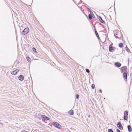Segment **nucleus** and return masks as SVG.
<instances>
[{
	"label": "nucleus",
	"instance_id": "1",
	"mask_svg": "<svg viewBox=\"0 0 132 132\" xmlns=\"http://www.w3.org/2000/svg\"><path fill=\"white\" fill-rule=\"evenodd\" d=\"M29 31V29L28 28H25L22 32L23 35H25L27 34Z\"/></svg>",
	"mask_w": 132,
	"mask_h": 132
},
{
	"label": "nucleus",
	"instance_id": "2",
	"mask_svg": "<svg viewBox=\"0 0 132 132\" xmlns=\"http://www.w3.org/2000/svg\"><path fill=\"white\" fill-rule=\"evenodd\" d=\"M54 126L60 129L61 128V126L58 123L56 122H54Z\"/></svg>",
	"mask_w": 132,
	"mask_h": 132
},
{
	"label": "nucleus",
	"instance_id": "3",
	"mask_svg": "<svg viewBox=\"0 0 132 132\" xmlns=\"http://www.w3.org/2000/svg\"><path fill=\"white\" fill-rule=\"evenodd\" d=\"M121 71L123 72H127V68L126 66H124L121 68Z\"/></svg>",
	"mask_w": 132,
	"mask_h": 132
},
{
	"label": "nucleus",
	"instance_id": "4",
	"mask_svg": "<svg viewBox=\"0 0 132 132\" xmlns=\"http://www.w3.org/2000/svg\"><path fill=\"white\" fill-rule=\"evenodd\" d=\"M109 51L110 52H112L114 51L115 50V48L113 47L112 45H110L109 47Z\"/></svg>",
	"mask_w": 132,
	"mask_h": 132
},
{
	"label": "nucleus",
	"instance_id": "5",
	"mask_svg": "<svg viewBox=\"0 0 132 132\" xmlns=\"http://www.w3.org/2000/svg\"><path fill=\"white\" fill-rule=\"evenodd\" d=\"M123 77L125 81H127V75L126 72H124L123 75Z\"/></svg>",
	"mask_w": 132,
	"mask_h": 132
},
{
	"label": "nucleus",
	"instance_id": "6",
	"mask_svg": "<svg viewBox=\"0 0 132 132\" xmlns=\"http://www.w3.org/2000/svg\"><path fill=\"white\" fill-rule=\"evenodd\" d=\"M117 126L118 128L121 130H122L123 129V127L122 126L121 123L119 122L117 124Z\"/></svg>",
	"mask_w": 132,
	"mask_h": 132
},
{
	"label": "nucleus",
	"instance_id": "7",
	"mask_svg": "<svg viewBox=\"0 0 132 132\" xmlns=\"http://www.w3.org/2000/svg\"><path fill=\"white\" fill-rule=\"evenodd\" d=\"M115 65L117 67H119L121 66V64L119 62H115L114 63Z\"/></svg>",
	"mask_w": 132,
	"mask_h": 132
},
{
	"label": "nucleus",
	"instance_id": "8",
	"mask_svg": "<svg viewBox=\"0 0 132 132\" xmlns=\"http://www.w3.org/2000/svg\"><path fill=\"white\" fill-rule=\"evenodd\" d=\"M19 79L21 81H22L24 79V78L23 76L20 75L18 77Z\"/></svg>",
	"mask_w": 132,
	"mask_h": 132
},
{
	"label": "nucleus",
	"instance_id": "9",
	"mask_svg": "<svg viewBox=\"0 0 132 132\" xmlns=\"http://www.w3.org/2000/svg\"><path fill=\"white\" fill-rule=\"evenodd\" d=\"M19 71V70L16 69L14 71L11 72V74L13 75H16L17 74V72Z\"/></svg>",
	"mask_w": 132,
	"mask_h": 132
},
{
	"label": "nucleus",
	"instance_id": "10",
	"mask_svg": "<svg viewBox=\"0 0 132 132\" xmlns=\"http://www.w3.org/2000/svg\"><path fill=\"white\" fill-rule=\"evenodd\" d=\"M99 19L100 21L102 23H104V21L102 20V19L100 16H99Z\"/></svg>",
	"mask_w": 132,
	"mask_h": 132
},
{
	"label": "nucleus",
	"instance_id": "11",
	"mask_svg": "<svg viewBox=\"0 0 132 132\" xmlns=\"http://www.w3.org/2000/svg\"><path fill=\"white\" fill-rule=\"evenodd\" d=\"M127 128H128V131H129L131 132V131L132 129L131 128V127L130 125H128L127 126Z\"/></svg>",
	"mask_w": 132,
	"mask_h": 132
},
{
	"label": "nucleus",
	"instance_id": "12",
	"mask_svg": "<svg viewBox=\"0 0 132 132\" xmlns=\"http://www.w3.org/2000/svg\"><path fill=\"white\" fill-rule=\"evenodd\" d=\"M69 114L71 115H72L73 113V111L72 110H71L68 112Z\"/></svg>",
	"mask_w": 132,
	"mask_h": 132
},
{
	"label": "nucleus",
	"instance_id": "13",
	"mask_svg": "<svg viewBox=\"0 0 132 132\" xmlns=\"http://www.w3.org/2000/svg\"><path fill=\"white\" fill-rule=\"evenodd\" d=\"M95 34H96V36L97 37V38H100L96 30H95Z\"/></svg>",
	"mask_w": 132,
	"mask_h": 132
},
{
	"label": "nucleus",
	"instance_id": "14",
	"mask_svg": "<svg viewBox=\"0 0 132 132\" xmlns=\"http://www.w3.org/2000/svg\"><path fill=\"white\" fill-rule=\"evenodd\" d=\"M128 112L127 111H125L124 113V116H127L128 115Z\"/></svg>",
	"mask_w": 132,
	"mask_h": 132
},
{
	"label": "nucleus",
	"instance_id": "15",
	"mask_svg": "<svg viewBox=\"0 0 132 132\" xmlns=\"http://www.w3.org/2000/svg\"><path fill=\"white\" fill-rule=\"evenodd\" d=\"M123 45V44L122 43H120L119 45V46L120 47H122Z\"/></svg>",
	"mask_w": 132,
	"mask_h": 132
},
{
	"label": "nucleus",
	"instance_id": "16",
	"mask_svg": "<svg viewBox=\"0 0 132 132\" xmlns=\"http://www.w3.org/2000/svg\"><path fill=\"white\" fill-rule=\"evenodd\" d=\"M88 17L89 19L91 20L92 19V15L90 14H89L88 15Z\"/></svg>",
	"mask_w": 132,
	"mask_h": 132
},
{
	"label": "nucleus",
	"instance_id": "17",
	"mask_svg": "<svg viewBox=\"0 0 132 132\" xmlns=\"http://www.w3.org/2000/svg\"><path fill=\"white\" fill-rule=\"evenodd\" d=\"M41 117L43 118H47V117L44 115H42Z\"/></svg>",
	"mask_w": 132,
	"mask_h": 132
},
{
	"label": "nucleus",
	"instance_id": "18",
	"mask_svg": "<svg viewBox=\"0 0 132 132\" xmlns=\"http://www.w3.org/2000/svg\"><path fill=\"white\" fill-rule=\"evenodd\" d=\"M26 59L28 62H29L30 61V59L29 57H27Z\"/></svg>",
	"mask_w": 132,
	"mask_h": 132
},
{
	"label": "nucleus",
	"instance_id": "19",
	"mask_svg": "<svg viewBox=\"0 0 132 132\" xmlns=\"http://www.w3.org/2000/svg\"><path fill=\"white\" fill-rule=\"evenodd\" d=\"M127 117L126 116H124V119L125 120H126L127 119Z\"/></svg>",
	"mask_w": 132,
	"mask_h": 132
},
{
	"label": "nucleus",
	"instance_id": "20",
	"mask_svg": "<svg viewBox=\"0 0 132 132\" xmlns=\"http://www.w3.org/2000/svg\"><path fill=\"white\" fill-rule=\"evenodd\" d=\"M126 50L128 52H129L130 50H129L127 48V47H126L125 48Z\"/></svg>",
	"mask_w": 132,
	"mask_h": 132
},
{
	"label": "nucleus",
	"instance_id": "21",
	"mask_svg": "<svg viewBox=\"0 0 132 132\" xmlns=\"http://www.w3.org/2000/svg\"><path fill=\"white\" fill-rule=\"evenodd\" d=\"M32 50H33V51L35 52H36V49L34 47H33L32 48Z\"/></svg>",
	"mask_w": 132,
	"mask_h": 132
},
{
	"label": "nucleus",
	"instance_id": "22",
	"mask_svg": "<svg viewBox=\"0 0 132 132\" xmlns=\"http://www.w3.org/2000/svg\"><path fill=\"white\" fill-rule=\"evenodd\" d=\"M95 87V85L94 84H93L92 85V88L93 89Z\"/></svg>",
	"mask_w": 132,
	"mask_h": 132
},
{
	"label": "nucleus",
	"instance_id": "23",
	"mask_svg": "<svg viewBox=\"0 0 132 132\" xmlns=\"http://www.w3.org/2000/svg\"><path fill=\"white\" fill-rule=\"evenodd\" d=\"M86 71L87 73H89V70L88 69H86Z\"/></svg>",
	"mask_w": 132,
	"mask_h": 132
},
{
	"label": "nucleus",
	"instance_id": "24",
	"mask_svg": "<svg viewBox=\"0 0 132 132\" xmlns=\"http://www.w3.org/2000/svg\"><path fill=\"white\" fill-rule=\"evenodd\" d=\"M109 132H113V131L111 129H108Z\"/></svg>",
	"mask_w": 132,
	"mask_h": 132
},
{
	"label": "nucleus",
	"instance_id": "25",
	"mask_svg": "<svg viewBox=\"0 0 132 132\" xmlns=\"http://www.w3.org/2000/svg\"><path fill=\"white\" fill-rule=\"evenodd\" d=\"M76 98L77 99H78L79 98V96L78 94H77L76 95Z\"/></svg>",
	"mask_w": 132,
	"mask_h": 132
},
{
	"label": "nucleus",
	"instance_id": "26",
	"mask_svg": "<svg viewBox=\"0 0 132 132\" xmlns=\"http://www.w3.org/2000/svg\"><path fill=\"white\" fill-rule=\"evenodd\" d=\"M117 132H120V131L118 129H117L116 130Z\"/></svg>",
	"mask_w": 132,
	"mask_h": 132
},
{
	"label": "nucleus",
	"instance_id": "27",
	"mask_svg": "<svg viewBox=\"0 0 132 132\" xmlns=\"http://www.w3.org/2000/svg\"><path fill=\"white\" fill-rule=\"evenodd\" d=\"M46 118L47 119V120H49L50 119L48 117H47V118Z\"/></svg>",
	"mask_w": 132,
	"mask_h": 132
},
{
	"label": "nucleus",
	"instance_id": "28",
	"mask_svg": "<svg viewBox=\"0 0 132 132\" xmlns=\"http://www.w3.org/2000/svg\"><path fill=\"white\" fill-rule=\"evenodd\" d=\"M22 132H27V131L25 130H23L22 131Z\"/></svg>",
	"mask_w": 132,
	"mask_h": 132
},
{
	"label": "nucleus",
	"instance_id": "29",
	"mask_svg": "<svg viewBox=\"0 0 132 132\" xmlns=\"http://www.w3.org/2000/svg\"><path fill=\"white\" fill-rule=\"evenodd\" d=\"M114 36H115V37L116 38H118V37L116 36L115 35H114Z\"/></svg>",
	"mask_w": 132,
	"mask_h": 132
},
{
	"label": "nucleus",
	"instance_id": "30",
	"mask_svg": "<svg viewBox=\"0 0 132 132\" xmlns=\"http://www.w3.org/2000/svg\"><path fill=\"white\" fill-rule=\"evenodd\" d=\"M89 12H90V13L91 14V13H92V11L91 10L89 11Z\"/></svg>",
	"mask_w": 132,
	"mask_h": 132
},
{
	"label": "nucleus",
	"instance_id": "31",
	"mask_svg": "<svg viewBox=\"0 0 132 132\" xmlns=\"http://www.w3.org/2000/svg\"><path fill=\"white\" fill-rule=\"evenodd\" d=\"M87 9H88V10L89 11H90V9H89V8H87Z\"/></svg>",
	"mask_w": 132,
	"mask_h": 132
},
{
	"label": "nucleus",
	"instance_id": "32",
	"mask_svg": "<svg viewBox=\"0 0 132 132\" xmlns=\"http://www.w3.org/2000/svg\"><path fill=\"white\" fill-rule=\"evenodd\" d=\"M100 92L101 93H102V91H101V90H100Z\"/></svg>",
	"mask_w": 132,
	"mask_h": 132
},
{
	"label": "nucleus",
	"instance_id": "33",
	"mask_svg": "<svg viewBox=\"0 0 132 132\" xmlns=\"http://www.w3.org/2000/svg\"><path fill=\"white\" fill-rule=\"evenodd\" d=\"M0 124H1V125H3V123H0Z\"/></svg>",
	"mask_w": 132,
	"mask_h": 132
},
{
	"label": "nucleus",
	"instance_id": "34",
	"mask_svg": "<svg viewBox=\"0 0 132 132\" xmlns=\"http://www.w3.org/2000/svg\"><path fill=\"white\" fill-rule=\"evenodd\" d=\"M90 116H88V117H90Z\"/></svg>",
	"mask_w": 132,
	"mask_h": 132
}]
</instances>
